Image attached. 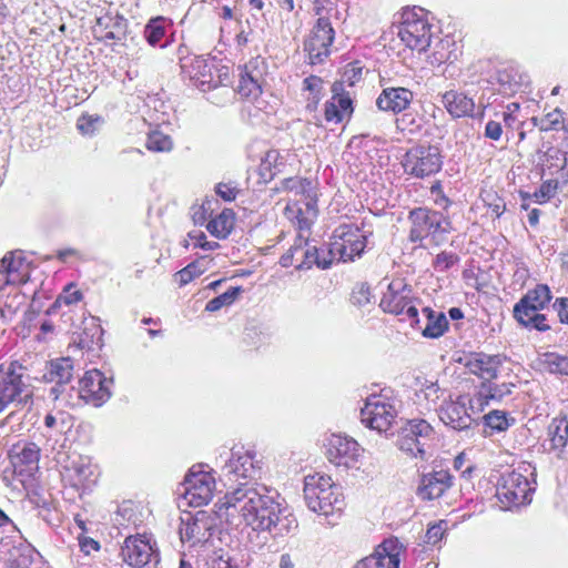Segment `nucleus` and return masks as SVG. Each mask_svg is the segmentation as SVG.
Instances as JSON below:
<instances>
[{
    "mask_svg": "<svg viewBox=\"0 0 568 568\" xmlns=\"http://www.w3.org/2000/svg\"><path fill=\"white\" fill-rule=\"evenodd\" d=\"M261 469L255 453L232 449L221 471L237 487L224 495L216 505V514L232 528L245 525L273 537L287 536L297 529V519L276 489L256 483Z\"/></svg>",
    "mask_w": 568,
    "mask_h": 568,
    "instance_id": "1",
    "label": "nucleus"
},
{
    "mask_svg": "<svg viewBox=\"0 0 568 568\" xmlns=\"http://www.w3.org/2000/svg\"><path fill=\"white\" fill-rule=\"evenodd\" d=\"M304 500L310 510L326 517L329 525L335 524L345 507L341 487L331 477L320 474L305 477Z\"/></svg>",
    "mask_w": 568,
    "mask_h": 568,
    "instance_id": "2",
    "label": "nucleus"
},
{
    "mask_svg": "<svg viewBox=\"0 0 568 568\" xmlns=\"http://www.w3.org/2000/svg\"><path fill=\"white\" fill-rule=\"evenodd\" d=\"M409 220L412 222L409 240L419 242L425 247L427 244L423 241L438 245L445 241L446 234L450 231V222L442 213L426 207L413 210Z\"/></svg>",
    "mask_w": 568,
    "mask_h": 568,
    "instance_id": "3",
    "label": "nucleus"
},
{
    "mask_svg": "<svg viewBox=\"0 0 568 568\" xmlns=\"http://www.w3.org/2000/svg\"><path fill=\"white\" fill-rule=\"evenodd\" d=\"M432 27L422 9L403 11L400 21L393 27V32L410 50L425 51L432 39Z\"/></svg>",
    "mask_w": 568,
    "mask_h": 568,
    "instance_id": "4",
    "label": "nucleus"
},
{
    "mask_svg": "<svg viewBox=\"0 0 568 568\" xmlns=\"http://www.w3.org/2000/svg\"><path fill=\"white\" fill-rule=\"evenodd\" d=\"M434 438V428L427 420L412 419L402 427L396 445L408 456L425 460L430 456Z\"/></svg>",
    "mask_w": 568,
    "mask_h": 568,
    "instance_id": "5",
    "label": "nucleus"
},
{
    "mask_svg": "<svg viewBox=\"0 0 568 568\" xmlns=\"http://www.w3.org/2000/svg\"><path fill=\"white\" fill-rule=\"evenodd\" d=\"M44 283L42 272L36 267L21 250L11 251L0 260V284Z\"/></svg>",
    "mask_w": 568,
    "mask_h": 568,
    "instance_id": "6",
    "label": "nucleus"
},
{
    "mask_svg": "<svg viewBox=\"0 0 568 568\" xmlns=\"http://www.w3.org/2000/svg\"><path fill=\"white\" fill-rule=\"evenodd\" d=\"M534 490L526 476L511 470L500 475L496 485V497L503 509L509 510L529 504Z\"/></svg>",
    "mask_w": 568,
    "mask_h": 568,
    "instance_id": "7",
    "label": "nucleus"
},
{
    "mask_svg": "<svg viewBox=\"0 0 568 568\" xmlns=\"http://www.w3.org/2000/svg\"><path fill=\"white\" fill-rule=\"evenodd\" d=\"M396 416V402L386 394H373L368 396L364 407L361 409L362 423L378 433L387 434Z\"/></svg>",
    "mask_w": 568,
    "mask_h": 568,
    "instance_id": "8",
    "label": "nucleus"
},
{
    "mask_svg": "<svg viewBox=\"0 0 568 568\" xmlns=\"http://www.w3.org/2000/svg\"><path fill=\"white\" fill-rule=\"evenodd\" d=\"M366 247V236L353 224H342L334 230L327 255L343 262L354 261Z\"/></svg>",
    "mask_w": 568,
    "mask_h": 568,
    "instance_id": "9",
    "label": "nucleus"
},
{
    "mask_svg": "<svg viewBox=\"0 0 568 568\" xmlns=\"http://www.w3.org/2000/svg\"><path fill=\"white\" fill-rule=\"evenodd\" d=\"M402 165L406 174L424 179L439 172L443 158L435 145H415L405 153Z\"/></svg>",
    "mask_w": 568,
    "mask_h": 568,
    "instance_id": "10",
    "label": "nucleus"
},
{
    "mask_svg": "<svg viewBox=\"0 0 568 568\" xmlns=\"http://www.w3.org/2000/svg\"><path fill=\"white\" fill-rule=\"evenodd\" d=\"M215 479L203 470H195L192 467L186 474L184 481L178 488V494L191 507L207 505L213 498Z\"/></svg>",
    "mask_w": 568,
    "mask_h": 568,
    "instance_id": "11",
    "label": "nucleus"
},
{
    "mask_svg": "<svg viewBox=\"0 0 568 568\" xmlns=\"http://www.w3.org/2000/svg\"><path fill=\"white\" fill-rule=\"evenodd\" d=\"M23 367L10 363L8 367L0 365V413L10 404H26L31 397L23 382Z\"/></svg>",
    "mask_w": 568,
    "mask_h": 568,
    "instance_id": "12",
    "label": "nucleus"
},
{
    "mask_svg": "<svg viewBox=\"0 0 568 568\" xmlns=\"http://www.w3.org/2000/svg\"><path fill=\"white\" fill-rule=\"evenodd\" d=\"M379 307L389 314L399 316L403 322H408L413 328H419L418 310L410 297L408 286H387L383 292Z\"/></svg>",
    "mask_w": 568,
    "mask_h": 568,
    "instance_id": "13",
    "label": "nucleus"
},
{
    "mask_svg": "<svg viewBox=\"0 0 568 568\" xmlns=\"http://www.w3.org/2000/svg\"><path fill=\"white\" fill-rule=\"evenodd\" d=\"M112 378H108L98 369L88 371L79 381V387H70L71 392L75 393V402L78 405L80 400L90 404L94 407L103 405L111 397Z\"/></svg>",
    "mask_w": 568,
    "mask_h": 568,
    "instance_id": "14",
    "label": "nucleus"
},
{
    "mask_svg": "<svg viewBox=\"0 0 568 568\" xmlns=\"http://www.w3.org/2000/svg\"><path fill=\"white\" fill-rule=\"evenodd\" d=\"M334 29L326 17H320L304 42L311 64L322 63L331 53Z\"/></svg>",
    "mask_w": 568,
    "mask_h": 568,
    "instance_id": "15",
    "label": "nucleus"
},
{
    "mask_svg": "<svg viewBox=\"0 0 568 568\" xmlns=\"http://www.w3.org/2000/svg\"><path fill=\"white\" fill-rule=\"evenodd\" d=\"M216 517H219L216 513L212 515L203 510L189 515L186 519H182L181 540L190 542L191 546L206 542L214 534Z\"/></svg>",
    "mask_w": 568,
    "mask_h": 568,
    "instance_id": "16",
    "label": "nucleus"
},
{
    "mask_svg": "<svg viewBox=\"0 0 568 568\" xmlns=\"http://www.w3.org/2000/svg\"><path fill=\"white\" fill-rule=\"evenodd\" d=\"M470 398L467 396H458L456 399L444 400L438 407L439 419L450 428L455 430L469 429L474 423L471 413L468 412L467 405H469Z\"/></svg>",
    "mask_w": 568,
    "mask_h": 568,
    "instance_id": "17",
    "label": "nucleus"
},
{
    "mask_svg": "<svg viewBox=\"0 0 568 568\" xmlns=\"http://www.w3.org/2000/svg\"><path fill=\"white\" fill-rule=\"evenodd\" d=\"M48 376L55 386L50 389V396L53 400H61L69 405H75L73 395H64L67 385L73 377V361L70 357L55 358L50 362Z\"/></svg>",
    "mask_w": 568,
    "mask_h": 568,
    "instance_id": "18",
    "label": "nucleus"
},
{
    "mask_svg": "<svg viewBox=\"0 0 568 568\" xmlns=\"http://www.w3.org/2000/svg\"><path fill=\"white\" fill-rule=\"evenodd\" d=\"M506 356L501 354H486L484 352L470 353L464 358L465 368L483 382L494 381L498 377Z\"/></svg>",
    "mask_w": 568,
    "mask_h": 568,
    "instance_id": "19",
    "label": "nucleus"
},
{
    "mask_svg": "<svg viewBox=\"0 0 568 568\" xmlns=\"http://www.w3.org/2000/svg\"><path fill=\"white\" fill-rule=\"evenodd\" d=\"M361 455V447L358 443L347 436L333 434L328 439L327 458L336 465L345 468L354 467Z\"/></svg>",
    "mask_w": 568,
    "mask_h": 568,
    "instance_id": "20",
    "label": "nucleus"
},
{
    "mask_svg": "<svg viewBox=\"0 0 568 568\" xmlns=\"http://www.w3.org/2000/svg\"><path fill=\"white\" fill-rule=\"evenodd\" d=\"M265 62L262 58L251 59L240 73L237 92L247 99H255L262 93L264 83Z\"/></svg>",
    "mask_w": 568,
    "mask_h": 568,
    "instance_id": "21",
    "label": "nucleus"
},
{
    "mask_svg": "<svg viewBox=\"0 0 568 568\" xmlns=\"http://www.w3.org/2000/svg\"><path fill=\"white\" fill-rule=\"evenodd\" d=\"M123 561L131 567L141 568L150 564L152 559L159 561V555L149 540L141 536H129L121 548Z\"/></svg>",
    "mask_w": 568,
    "mask_h": 568,
    "instance_id": "22",
    "label": "nucleus"
},
{
    "mask_svg": "<svg viewBox=\"0 0 568 568\" xmlns=\"http://www.w3.org/2000/svg\"><path fill=\"white\" fill-rule=\"evenodd\" d=\"M402 545L397 539H387L375 551L358 561L354 568H399Z\"/></svg>",
    "mask_w": 568,
    "mask_h": 568,
    "instance_id": "23",
    "label": "nucleus"
},
{
    "mask_svg": "<svg viewBox=\"0 0 568 568\" xmlns=\"http://www.w3.org/2000/svg\"><path fill=\"white\" fill-rule=\"evenodd\" d=\"M454 484L453 475L445 469L423 474L417 487V496L423 500L442 497Z\"/></svg>",
    "mask_w": 568,
    "mask_h": 568,
    "instance_id": "24",
    "label": "nucleus"
},
{
    "mask_svg": "<svg viewBox=\"0 0 568 568\" xmlns=\"http://www.w3.org/2000/svg\"><path fill=\"white\" fill-rule=\"evenodd\" d=\"M514 386L513 383L481 382L478 392L470 398L469 409L476 413L483 412L490 400L500 402L510 395Z\"/></svg>",
    "mask_w": 568,
    "mask_h": 568,
    "instance_id": "25",
    "label": "nucleus"
},
{
    "mask_svg": "<svg viewBox=\"0 0 568 568\" xmlns=\"http://www.w3.org/2000/svg\"><path fill=\"white\" fill-rule=\"evenodd\" d=\"M414 94L409 89L403 87L384 88L376 99V105L385 112L399 113L408 109Z\"/></svg>",
    "mask_w": 568,
    "mask_h": 568,
    "instance_id": "26",
    "label": "nucleus"
},
{
    "mask_svg": "<svg viewBox=\"0 0 568 568\" xmlns=\"http://www.w3.org/2000/svg\"><path fill=\"white\" fill-rule=\"evenodd\" d=\"M63 476L77 489H89L97 481L94 467L88 458L81 456L64 467Z\"/></svg>",
    "mask_w": 568,
    "mask_h": 568,
    "instance_id": "27",
    "label": "nucleus"
},
{
    "mask_svg": "<svg viewBox=\"0 0 568 568\" xmlns=\"http://www.w3.org/2000/svg\"><path fill=\"white\" fill-rule=\"evenodd\" d=\"M343 84L334 83L332 87V98L325 103L324 116L327 122L339 123L349 118L353 108L348 94H343Z\"/></svg>",
    "mask_w": 568,
    "mask_h": 568,
    "instance_id": "28",
    "label": "nucleus"
},
{
    "mask_svg": "<svg viewBox=\"0 0 568 568\" xmlns=\"http://www.w3.org/2000/svg\"><path fill=\"white\" fill-rule=\"evenodd\" d=\"M40 449L34 443L16 445L11 455V463L19 474H32L38 468Z\"/></svg>",
    "mask_w": 568,
    "mask_h": 568,
    "instance_id": "29",
    "label": "nucleus"
},
{
    "mask_svg": "<svg viewBox=\"0 0 568 568\" xmlns=\"http://www.w3.org/2000/svg\"><path fill=\"white\" fill-rule=\"evenodd\" d=\"M182 73L196 84L204 85L212 80V70L207 60L199 55L180 57Z\"/></svg>",
    "mask_w": 568,
    "mask_h": 568,
    "instance_id": "30",
    "label": "nucleus"
},
{
    "mask_svg": "<svg viewBox=\"0 0 568 568\" xmlns=\"http://www.w3.org/2000/svg\"><path fill=\"white\" fill-rule=\"evenodd\" d=\"M84 327L82 332L78 333L77 338L73 342L80 349L94 351L101 349L103 346V328L100 325V320L94 316H90V320L83 321Z\"/></svg>",
    "mask_w": 568,
    "mask_h": 568,
    "instance_id": "31",
    "label": "nucleus"
},
{
    "mask_svg": "<svg viewBox=\"0 0 568 568\" xmlns=\"http://www.w3.org/2000/svg\"><path fill=\"white\" fill-rule=\"evenodd\" d=\"M77 287L78 286H64L63 291L57 296L53 304L48 308L47 314L54 315L61 311L62 317H68L71 320L69 313L73 312V310L79 306L81 310L83 308L81 306L83 293Z\"/></svg>",
    "mask_w": 568,
    "mask_h": 568,
    "instance_id": "32",
    "label": "nucleus"
},
{
    "mask_svg": "<svg viewBox=\"0 0 568 568\" xmlns=\"http://www.w3.org/2000/svg\"><path fill=\"white\" fill-rule=\"evenodd\" d=\"M93 33L100 41L120 40L124 33L123 19L111 16L100 17L93 27Z\"/></svg>",
    "mask_w": 568,
    "mask_h": 568,
    "instance_id": "33",
    "label": "nucleus"
},
{
    "mask_svg": "<svg viewBox=\"0 0 568 568\" xmlns=\"http://www.w3.org/2000/svg\"><path fill=\"white\" fill-rule=\"evenodd\" d=\"M443 103L446 110L454 118L468 116L473 114L475 103L462 92L447 91L443 94Z\"/></svg>",
    "mask_w": 568,
    "mask_h": 568,
    "instance_id": "34",
    "label": "nucleus"
},
{
    "mask_svg": "<svg viewBox=\"0 0 568 568\" xmlns=\"http://www.w3.org/2000/svg\"><path fill=\"white\" fill-rule=\"evenodd\" d=\"M297 219V225L300 230L298 234V243H295L282 257H281V264L284 267L295 266L301 262V260L304 258L305 255H307L306 246L307 242L304 241L303 232L310 229V222L306 217H300L296 215Z\"/></svg>",
    "mask_w": 568,
    "mask_h": 568,
    "instance_id": "35",
    "label": "nucleus"
},
{
    "mask_svg": "<svg viewBox=\"0 0 568 568\" xmlns=\"http://www.w3.org/2000/svg\"><path fill=\"white\" fill-rule=\"evenodd\" d=\"M423 316L425 318V326L419 324V331L422 335L427 338H438L448 328V320L443 312H435L429 307H424Z\"/></svg>",
    "mask_w": 568,
    "mask_h": 568,
    "instance_id": "36",
    "label": "nucleus"
},
{
    "mask_svg": "<svg viewBox=\"0 0 568 568\" xmlns=\"http://www.w3.org/2000/svg\"><path fill=\"white\" fill-rule=\"evenodd\" d=\"M418 388L415 390V396L419 404L425 403V408L438 409L437 402L443 395V390L437 384V382L428 381V379H418L417 381Z\"/></svg>",
    "mask_w": 568,
    "mask_h": 568,
    "instance_id": "37",
    "label": "nucleus"
},
{
    "mask_svg": "<svg viewBox=\"0 0 568 568\" xmlns=\"http://www.w3.org/2000/svg\"><path fill=\"white\" fill-rule=\"evenodd\" d=\"M539 366L549 374L568 376V356L557 352L539 355Z\"/></svg>",
    "mask_w": 568,
    "mask_h": 568,
    "instance_id": "38",
    "label": "nucleus"
},
{
    "mask_svg": "<svg viewBox=\"0 0 568 568\" xmlns=\"http://www.w3.org/2000/svg\"><path fill=\"white\" fill-rule=\"evenodd\" d=\"M234 220L233 211L225 209L207 223L206 229L213 236L225 239L233 230Z\"/></svg>",
    "mask_w": 568,
    "mask_h": 568,
    "instance_id": "39",
    "label": "nucleus"
},
{
    "mask_svg": "<svg viewBox=\"0 0 568 568\" xmlns=\"http://www.w3.org/2000/svg\"><path fill=\"white\" fill-rule=\"evenodd\" d=\"M548 436L551 449L562 452L568 442L567 418H554L548 426Z\"/></svg>",
    "mask_w": 568,
    "mask_h": 568,
    "instance_id": "40",
    "label": "nucleus"
},
{
    "mask_svg": "<svg viewBox=\"0 0 568 568\" xmlns=\"http://www.w3.org/2000/svg\"><path fill=\"white\" fill-rule=\"evenodd\" d=\"M551 298L549 286H535L519 302H521V305L536 306V308L541 311L548 306Z\"/></svg>",
    "mask_w": 568,
    "mask_h": 568,
    "instance_id": "41",
    "label": "nucleus"
},
{
    "mask_svg": "<svg viewBox=\"0 0 568 568\" xmlns=\"http://www.w3.org/2000/svg\"><path fill=\"white\" fill-rule=\"evenodd\" d=\"M145 146L151 152H170L173 141L169 134L153 130L148 134Z\"/></svg>",
    "mask_w": 568,
    "mask_h": 568,
    "instance_id": "42",
    "label": "nucleus"
},
{
    "mask_svg": "<svg viewBox=\"0 0 568 568\" xmlns=\"http://www.w3.org/2000/svg\"><path fill=\"white\" fill-rule=\"evenodd\" d=\"M485 426L489 427L493 432H504L515 423V418L508 417L503 410H491L484 416Z\"/></svg>",
    "mask_w": 568,
    "mask_h": 568,
    "instance_id": "43",
    "label": "nucleus"
},
{
    "mask_svg": "<svg viewBox=\"0 0 568 568\" xmlns=\"http://www.w3.org/2000/svg\"><path fill=\"white\" fill-rule=\"evenodd\" d=\"M241 288L242 286H230V288L226 292L209 301L205 306V311L216 312L224 306L233 304L235 300L239 297L240 293L242 292Z\"/></svg>",
    "mask_w": 568,
    "mask_h": 568,
    "instance_id": "44",
    "label": "nucleus"
},
{
    "mask_svg": "<svg viewBox=\"0 0 568 568\" xmlns=\"http://www.w3.org/2000/svg\"><path fill=\"white\" fill-rule=\"evenodd\" d=\"M303 85L304 90L310 93L307 98V109H316L322 97L323 80L316 75H311L304 79Z\"/></svg>",
    "mask_w": 568,
    "mask_h": 568,
    "instance_id": "45",
    "label": "nucleus"
},
{
    "mask_svg": "<svg viewBox=\"0 0 568 568\" xmlns=\"http://www.w3.org/2000/svg\"><path fill=\"white\" fill-rule=\"evenodd\" d=\"M307 255L304 256L303 260L298 264H296V268H310L312 265H317L318 268L325 270L328 268L334 258L329 256V260L326 257H321L317 248L315 246H306Z\"/></svg>",
    "mask_w": 568,
    "mask_h": 568,
    "instance_id": "46",
    "label": "nucleus"
},
{
    "mask_svg": "<svg viewBox=\"0 0 568 568\" xmlns=\"http://www.w3.org/2000/svg\"><path fill=\"white\" fill-rule=\"evenodd\" d=\"M165 20L162 17L151 19L144 29V37L149 44L156 45L165 33Z\"/></svg>",
    "mask_w": 568,
    "mask_h": 568,
    "instance_id": "47",
    "label": "nucleus"
},
{
    "mask_svg": "<svg viewBox=\"0 0 568 568\" xmlns=\"http://www.w3.org/2000/svg\"><path fill=\"white\" fill-rule=\"evenodd\" d=\"M458 256L454 252L444 251L436 255L433 266L435 272H450L456 268Z\"/></svg>",
    "mask_w": 568,
    "mask_h": 568,
    "instance_id": "48",
    "label": "nucleus"
},
{
    "mask_svg": "<svg viewBox=\"0 0 568 568\" xmlns=\"http://www.w3.org/2000/svg\"><path fill=\"white\" fill-rule=\"evenodd\" d=\"M562 123L564 113L559 108H556L540 118L539 130L545 132L558 130Z\"/></svg>",
    "mask_w": 568,
    "mask_h": 568,
    "instance_id": "49",
    "label": "nucleus"
},
{
    "mask_svg": "<svg viewBox=\"0 0 568 568\" xmlns=\"http://www.w3.org/2000/svg\"><path fill=\"white\" fill-rule=\"evenodd\" d=\"M103 119L99 115H82L78 119L77 128L83 135H92L102 125Z\"/></svg>",
    "mask_w": 568,
    "mask_h": 568,
    "instance_id": "50",
    "label": "nucleus"
},
{
    "mask_svg": "<svg viewBox=\"0 0 568 568\" xmlns=\"http://www.w3.org/2000/svg\"><path fill=\"white\" fill-rule=\"evenodd\" d=\"M284 164L283 158L277 150H268L262 159L261 169L267 171L270 175H274Z\"/></svg>",
    "mask_w": 568,
    "mask_h": 568,
    "instance_id": "51",
    "label": "nucleus"
},
{
    "mask_svg": "<svg viewBox=\"0 0 568 568\" xmlns=\"http://www.w3.org/2000/svg\"><path fill=\"white\" fill-rule=\"evenodd\" d=\"M69 417L61 410L57 414L49 413L44 417V426L54 429L57 433L62 434L70 427Z\"/></svg>",
    "mask_w": 568,
    "mask_h": 568,
    "instance_id": "52",
    "label": "nucleus"
},
{
    "mask_svg": "<svg viewBox=\"0 0 568 568\" xmlns=\"http://www.w3.org/2000/svg\"><path fill=\"white\" fill-rule=\"evenodd\" d=\"M371 288L372 286H354L349 297L352 304L363 307L374 303L375 295Z\"/></svg>",
    "mask_w": 568,
    "mask_h": 568,
    "instance_id": "53",
    "label": "nucleus"
},
{
    "mask_svg": "<svg viewBox=\"0 0 568 568\" xmlns=\"http://www.w3.org/2000/svg\"><path fill=\"white\" fill-rule=\"evenodd\" d=\"M558 190V181L557 180H547L544 181L540 187L534 193V199L538 203H546L550 199H552Z\"/></svg>",
    "mask_w": 568,
    "mask_h": 568,
    "instance_id": "54",
    "label": "nucleus"
},
{
    "mask_svg": "<svg viewBox=\"0 0 568 568\" xmlns=\"http://www.w3.org/2000/svg\"><path fill=\"white\" fill-rule=\"evenodd\" d=\"M204 272L199 262L189 264L186 267L175 274V281L180 284H189Z\"/></svg>",
    "mask_w": 568,
    "mask_h": 568,
    "instance_id": "55",
    "label": "nucleus"
},
{
    "mask_svg": "<svg viewBox=\"0 0 568 568\" xmlns=\"http://www.w3.org/2000/svg\"><path fill=\"white\" fill-rule=\"evenodd\" d=\"M538 313L539 310L536 306L521 305V302H518L514 307V317L525 327L529 326V322Z\"/></svg>",
    "mask_w": 568,
    "mask_h": 568,
    "instance_id": "56",
    "label": "nucleus"
},
{
    "mask_svg": "<svg viewBox=\"0 0 568 568\" xmlns=\"http://www.w3.org/2000/svg\"><path fill=\"white\" fill-rule=\"evenodd\" d=\"M454 43L450 40H443L438 43V47L440 50H436L432 57L430 62L432 64H442L448 61H452V52H443L444 50H447L450 45Z\"/></svg>",
    "mask_w": 568,
    "mask_h": 568,
    "instance_id": "57",
    "label": "nucleus"
},
{
    "mask_svg": "<svg viewBox=\"0 0 568 568\" xmlns=\"http://www.w3.org/2000/svg\"><path fill=\"white\" fill-rule=\"evenodd\" d=\"M430 194L437 205L442 207H446L448 205V199L443 192L440 182L437 181L430 186Z\"/></svg>",
    "mask_w": 568,
    "mask_h": 568,
    "instance_id": "58",
    "label": "nucleus"
},
{
    "mask_svg": "<svg viewBox=\"0 0 568 568\" xmlns=\"http://www.w3.org/2000/svg\"><path fill=\"white\" fill-rule=\"evenodd\" d=\"M554 308L557 312L559 321L562 324H568V298L567 297L557 298L554 303Z\"/></svg>",
    "mask_w": 568,
    "mask_h": 568,
    "instance_id": "59",
    "label": "nucleus"
},
{
    "mask_svg": "<svg viewBox=\"0 0 568 568\" xmlns=\"http://www.w3.org/2000/svg\"><path fill=\"white\" fill-rule=\"evenodd\" d=\"M311 185L312 182L306 179H288L285 181V189L290 191L296 190V192L302 193L310 189Z\"/></svg>",
    "mask_w": 568,
    "mask_h": 568,
    "instance_id": "60",
    "label": "nucleus"
},
{
    "mask_svg": "<svg viewBox=\"0 0 568 568\" xmlns=\"http://www.w3.org/2000/svg\"><path fill=\"white\" fill-rule=\"evenodd\" d=\"M503 134L501 124L497 121H488L485 126V136L497 141L500 139Z\"/></svg>",
    "mask_w": 568,
    "mask_h": 568,
    "instance_id": "61",
    "label": "nucleus"
},
{
    "mask_svg": "<svg viewBox=\"0 0 568 568\" xmlns=\"http://www.w3.org/2000/svg\"><path fill=\"white\" fill-rule=\"evenodd\" d=\"M216 193L224 201H233L236 197L237 190L227 183H220L216 186Z\"/></svg>",
    "mask_w": 568,
    "mask_h": 568,
    "instance_id": "62",
    "label": "nucleus"
},
{
    "mask_svg": "<svg viewBox=\"0 0 568 568\" xmlns=\"http://www.w3.org/2000/svg\"><path fill=\"white\" fill-rule=\"evenodd\" d=\"M444 536V529L440 525H433L426 531V542L429 545H436L442 540Z\"/></svg>",
    "mask_w": 568,
    "mask_h": 568,
    "instance_id": "63",
    "label": "nucleus"
},
{
    "mask_svg": "<svg viewBox=\"0 0 568 568\" xmlns=\"http://www.w3.org/2000/svg\"><path fill=\"white\" fill-rule=\"evenodd\" d=\"M31 560L26 555H18L10 558L7 562V568H30Z\"/></svg>",
    "mask_w": 568,
    "mask_h": 568,
    "instance_id": "64",
    "label": "nucleus"
}]
</instances>
